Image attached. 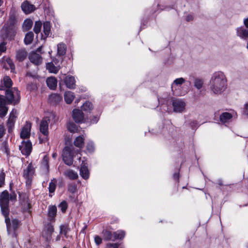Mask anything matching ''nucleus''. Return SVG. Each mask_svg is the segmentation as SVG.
Returning <instances> with one entry per match:
<instances>
[{
  "instance_id": "20",
  "label": "nucleus",
  "mask_w": 248,
  "mask_h": 248,
  "mask_svg": "<svg viewBox=\"0 0 248 248\" xmlns=\"http://www.w3.org/2000/svg\"><path fill=\"white\" fill-rule=\"evenodd\" d=\"M73 118L77 123H82L84 120V114L83 112L78 109H74L73 110Z\"/></svg>"
},
{
  "instance_id": "8",
  "label": "nucleus",
  "mask_w": 248,
  "mask_h": 248,
  "mask_svg": "<svg viewBox=\"0 0 248 248\" xmlns=\"http://www.w3.org/2000/svg\"><path fill=\"white\" fill-rule=\"evenodd\" d=\"M72 147H65L62 153V158L64 163L70 166L73 164L74 153L73 152Z\"/></svg>"
},
{
  "instance_id": "62",
  "label": "nucleus",
  "mask_w": 248,
  "mask_h": 248,
  "mask_svg": "<svg viewBox=\"0 0 248 248\" xmlns=\"http://www.w3.org/2000/svg\"><path fill=\"white\" fill-rule=\"evenodd\" d=\"M57 153H54L53 154H52V157L53 158H56V156H57Z\"/></svg>"
},
{
  "instance_id": "55",
  "label": "nucleus",
  "mask_w": 248,
  "mask_h": 248,
  "mask_svg": "<svg viewBox=\"0 0 248 248\" xmlns=\"http://www.w3.org/2000/svg\"><path fill=\"white\" fill-rule=\"evenodd\" d=\"M244 114L248 116V104H246L245 105L244 109Z\"/></svg>"
},
{
  "instance_id": "19",
  "label": "nucleus",
  "mask_w": 248,
  "mask_h": 248,
  "mask_svg": "<svg viewBox=\"0 0 248 248\" xmlns=\"http://www.w3.org/2000/svg\"><path fill=\"white\" fill-rule=\"evenodd\" d=\"M21 9L24 13L26 14H29L35 10L34 5L31 4L28 1H24L21 6Z\"/></svg>"
},
{
  "instance_id": "60",
  "label": "nucleus",
  "mask_w": 248,
  "mask_h": 248,
  "mask_svg": "<svg viewBox=\"0 0 248 248\" xmlns=\"http://www.w3.org/2000/svg\"><path fill=\"white\" fill-rule=\"evenodd\" d=\"M61 239V236L60 235H58L56 238V241H59Z\"/></svg>"
},
{
  "instance_id": "3",
  "label": "nucleus",
  "mask_w": 248,
  "mask_h": 248,
  "mask_svg": "<svg viewBox=\"0 0 248 248\" xmlns=\"http://www.w3.org/2000/svg\"><path fill=\"white\" fill-rule=\"evenodd\" d=\"M5 99L7 104H16L20 100V92L16 87L6 89Z\"/></svg>"
},
{
  "instance_id": "10",
  "label": "nucleus",
  "mask_w": 248,
  "mask_h": 248,
  "mask_svg": "<svg viewBox=\"0 0 248 248\" xmlns=\"http://www.w3.org/2000/svg\"><path fill=\"white\" fill-rule=\"evenodd\" d=\"M34 173L35 168L32 163H30L26 169L24 170L23 173V177L26 179V183L27 184H30L31 183Z\"/></svg>"
},
{
  "instance_id": "23",
  "label": "nucleus",
  "mask_w": 248,
  "mask_h": 248,
  "mask_svg": "<svg viewBox=\"0 0 248 248\" xmlns=\"http://www.w3.org/2000/svg\"><path fill=\"white\" fill-rule=\"evenodd\" d=\"M64 175L71 180H76L78 178V173L72 170H67L63 172Z\"/></svg>"
},
{
  "instance_id": "48",
  "label": "nucleus",
  "mask_w": 248,
  "mask_h": 248,
  "mask_svg": "<svg viewBox=\"0 0 248 248\" xmlns=\"http://www.w3.org/2000/svg\"><path fill=\"white\" fill-rule=\"evenodd\" d=\"M6 62L8 64L9 66L12 70H13L15 69V64H14L12 60H11L10 58H8L6 59Z\"/></svg>"
},
{
  "instance_id": "39",
  "label": "nucleus",
  "mask_w": 248,
  "mask_h": 248,
  "mask_svg": "<svg viewBox=\"0 0 248 248\" xmlns=\"http://www.w3.org/2000/svg\"><path fill=\"white\" fill-rule=\"evenodd\" d=\"M33 25V21L30 19H26L23 23V28L26 30H29Z\"/></svg>"
},
{
  "instance_id": "1",
  "label": "nucleus",
  "mask_w": 248,
  "mask_h": 248,
  "mask_svg": "<svg viewBox=\"0 0 248 248\" xmlns=\"http://www.w3.org/2000/svg\"><path fill=\"white\" fill-rule=\"evenodd\" d=\"M227 80L224 74L221 71L214 73L210 80V89L216 94H220L226 89Z\"/></svg>"
},
{
  "instance_id": "13",
  "label": "nucleus",
  "mask_w": 248,
  "mask_h": 248,
  "mask_svg": "<svg viewBox=\"0 0 248 248\" xmlns=\"http://www.w3.org/2000/svg\"><path fill=\"white\" fill-rule=\"evenodd\" d=\"M53 232V226L50 223H48L42 232V236L46 241H49L51 239Z\"/></svg>"
},
{
  "instance_id": "32",
  "label": "nucleus",
  "mask_w": 248,
  "mask_h": 248,
  "mask_svg": "<svg viewBox=\"0 0 248 248\" xmlns=\"http://www.w3.org/2000/svg\"><path fill=\"white\" fill-rule=\"evenodd\" d=\"M237 34L240 37L246 39L248 38V30L243 27L238 28L237 29Z\"/></svg>"
},
{
  "instance_id": "61",
  "label": "nucleus",
  "mask_w": 248,
  "mask_h": 248,
  "mask_svg": "<svg viewBox=\"0 0 248 248\" xmlns=\"http://www.w3.org/2000/svg\"><path fill=\"white\" fill-rule=\"evenodd\" d=\"M173 177H174V179H178V175L177 174L175 173L174 174Z\"/></svg>"
},
{
  "instance_id": "52",
  "label": "nucleus",
  "mask_w": 248,
  "mask_h": 248,
  "mask_svg": "<svg viewBox=\"0 0 248 248\" xmlns=\"http://www.w3.org/2000/svg\"><path fill=\"white\" fill-rule=\"evenodd\" d=\"M68 190L72 193L75 192L76 190V186L75 185H70L68 186Z\"/></svg>"
},
{
  "instance_id": "4",
  "label": "nucleus",
  "mask_w": 248,
  "mask_h": 248,
  "mask_svg": "<svg viewBox=\"0 0 248 248\" xmlns=\"http://www.w3.org/2000/svg\"><path fill=\"white\" fill-rule=\"evenodd\" d=\"M49 122L50 119L48 117H44L40 122L39 130L43 136H39L40 143H42L48 140V124Z\"/></svg>"
},
{
  "instance_id": "45",
  "label": "nucleus",
  "mask_w": 248,
  "mask_h": 248,
  "mask_svg": "<svg viewBox=\"0 0 248 248\" xmlns=\"http://www.w3.org/2000/svg\"><path fill=\"white\" fill-rule=\"evenodd\" d=\"M59 207L61 208L62 213H65L67 208V204L66 201H62L59 205Z\"/></svg>"
},
{
  "instance_id": "51",
  "label": "nucleus",
  "mask_w": 248,
  "mask_h": 248,
  "mask_svg": "<svg viewBox=\"0 0 248 248\" xmlns=\"http://www.w3.org/2000/svg\"><path fill=\"white\" fill-rule=\"evenodd\" d=\"M87 149L90 152H92L94 150V146L92 142H89L87 144Z\"/></svg>"
},
{
  "instance_id": "57",
  "label": "nucleus",
  "mask_w": 248,
  "mask_h": 248,
  "mask_svg": "<svg viewBox=\"0 0 248 248\" xmlns=\"http://www.w3.org/2000/svg\"><path fill=\"white\" fill-rule=\"evenodd\" d=\"M193 16H191V15H188L187 16H186V21H191L193 20Z\"/></svg>"
},
{
  "instance_id": "47",
  "label": "nucleus",
  "mask_w": 248,
  "mask_h": 248,
  "mask_svg": "<svg viewBox=\"0 0 248 248\" xmlns=\"http://www.w3.org/2000/svg\"><path fill=\"white\" fill-rule=\"evenodd\" d=\"M7 43L3 41L0 44V56L1 53L5 52L7 50L6 47Z\"/></svg>"
},
{
  "instance_id": "31",
  "label": "nucleus",
  "mask_w": 248,
  "mask_h": 248,
  "mask_svg": "<svg viewBox=\"0 0 248 248\" xmlns=\"http://www.w3.org/2000/svg\"><path fill=\"white\" fill-rule=\"evenodd\" d=\"M66 51V46L63 43H61L57 45V55L61 56L65 54Z\"/></svg>"
},
{
  "instance_id": "63",
  "label": "nucleus",
  "mask_w": 248,
  "mask_h": 248,
  "mask_svg": "<svg viewBox=\"0 0 248 248\" xmlns=\"http://www.w3.org/2000/svg\"><path fill=\"white\" fill-rule=\"evenodd\" d=\"M2 0H0V6H1V5L2 4Z\"/></svg>"
},
{
  "instance_id": "53",
  "label": "nucleus",
  "mask_w": 248,
  "mask_h": 248,
  "mask_svg": "<svg viewBox=\"0 0 248 248\" xmlns=\"http://www.w3.org/2000/svg\"><path fill=\"white\" fill-rule=\"evenodd\" d=\"M107 247L108 248L112 247V248H118L119 244L117 243H108L107 244Z\"/></svg>"
},
{
  "instance_id": "18",
  "label": "nucleus",
  "mask_w": 248,
  "mask_h": 248,
  "mask_svg": "<svg viewBox=\"0 0 248 248\" xmlns=\"http://www.w3.org/2000/svg\"><path fill=\"white\" fill-rule=\"evenodd\" d=\"M7 102L3 95H0V117L3 118L7 113L8 108L6 106Z\"/></svg>"
},
{
  "instance_id": "64",
  "label": "nucleus",
  "mask_w": 248,
  "mask_h": 248,
  "mask_svg": "<svg viewBox=\"0 0 248 248\" xmlns=\"http://www.w3.org/2000/svg\"><path fill=\"white\" fill-rule=\"evenodd\" d=\"M247 248H248V245Z\"/></svg>"
},
{
  "instance_id": "9",
  "label": "nucleus",
  "mask_w": 248,
  "mask_h": 248,
  "mask_svg": "<svg viewBox=\"0 0 248 248\" xmlns=\"http://www.w3.org/2000/svg\"><path fill=\"white\" fill-rule=\"evenodd\" d=\"M17 111L15 109H13L10 113L9 117L6 124L8 131L9 133L12 132L14 128L15 124L17 118Z\"/></svg>"
},
{
  "instance_id": "30",
  "label": "nucleus",
  "mask_w": 248,
  "mask_h": 248,
  "mask_svg": "<svg viewBox=\"0 0 248 248\" xmlns=\"http://www.w3.org/2000/svg\"><path fill=\"white\" fill-rule=\"evenodd\" d=\"M57 211V207L55 205H50L48 206L47 214L51 220L55 217Z\"/></svg>"
},
{
  "instance_id": "50",
  "label": "nucleus",
  "mask_w": 248,
  "mask_h": 248,
  "mask_svg": "<svg viewBox=\"0 0 248 248\" xmlns=\"http://www.w3.org/2000/svg\"><path fill=\"white\" fill-rule=\"evenodd\" d=\"M5 134V129L3 124H0V139L2 138Z\"/></svg>"
},
{
  "instance_id": "21",
  "label": "nucleus",
  "mask_w": 248,
  "mask_h": 248,
  "mask_svg": "<svg viewBox=\"0 0 248 248\" xmlns=\"http://www.w3.org/2000/svg\"><path fill=\"white\" fill-rule=\"evenodd\" d=\"M13 82L9 77L5 76L3 78L1 84L0 85V90H5L6 88L11 89Z\"/></svg>"
},
{
  "instance_id": "15",
  "label": "nucleus",
  "mask_w": 248,
  "mask_h": 248,
  "mask_svg": "<svg viewBox=\"0 0 248 248\" xmlns=\"http://www.w3.org/2000/svg\"><path fill=\"white\" fill-rule=\"evenodd\" d=\"M31 123L28 122H26V124L22 128L20 133L21 138L25 139L30 137L31 135Z\"/></svg>"
},
{
  "instance_id": "34",
  "label": "nucleus",
  "mask_w": 248,
  "mask_h": 248,
  "mask_svg": "<svg viewBox=\"0 0 248 248\" xmlns=\"http://www.w3.org/2000/svg\"><path fill=\"white\" fill-rule=\"evenodd\" d=\"M62 100L61 96L57 93L51 94L49 97V101L50 103L57 104L60 102Z\"/></svg>"
},
{
  "instance_id": "43",
  "label": "nucleus",
  "mask_w": 248,
  "mask_h": 248,
  "mask_svg": "<svg viewBox=\"0 0 248 248\" xmlns=\"http://www.w3.org/2000/svg\"><path fill=\"white\" fill-rule=\"evenodd\" d=\"M56 180H51V181L49 183L48 187L49 193H52L55 191L56 187Z\"/></svg>"
},
{
  "instance_id": "5",
  "label": "nucleus",
  "mask_w": 248,
  "mask_h": 248,
  "mask_svg": "<svg viewBox=\"0 0 248 248\" xmlns=\"http://www.w3.org/2000/svg\"><path fill=\"white\" fill-rule=\"evenodd\" d=\"M103 239L106 241H115L116 239H122L125 236V233L123 230H118L112 232L109 230H103L102 232Z\"/></svg>"
},
{
  "instance_id": "41",
  "label": "nucleus",
  "mask_w": 248,
  "mask_h": 248,
  "mask_svg": "<svg viewBox=\"0 0 248 248\" xmlns=\"http://www.w3.org/2000/svg\"><path fill=\"white\" fill-rule=\"evenodd\" d=\"M69 231V228L67 225H62L60 226V233L63 234L64 236L67 237V233Z\"/></svg>"
},
{
  "instance_id": "27",
  "label": "nucleus",
  "mask_w": 248,
  "mask_h": 248,
  "mask_svg": "<svg viewBox=\"0 0 248 248\" xmlns=\"http://www.w3.org/2000/svg\"><path fill=\"white\" fill-rule=\"evenodd\" d=\"M27 52L25 49H20L16 52V59L19 62H22L27 57Z\"/></svg>"
},
{
  "instance_id": "7",
  "label": "nucleus",
  "mask_w": 248,
  "mask_h": 248,
  "mask_svg": "<svg viewBox=\"0 0 248 248\" xmlns=\"http://www.w3.org/2000/svg\"><path fill=\"white\" fill-rule=\"evenodd\" d=\"M9 194L7 190L3 191L0 195V205L3 216L9 215Z\"/></svg>"
},
{
  "instance_id": "56",
  "label": "nucleus",
  "mask_w": 248,
  "mask_h": 248,
  "mask_svg": "<svg viewBox=\"0 0 248 248\" xmlns=\"http://www.w3.org/2000/svg\"><path fill=\"white\" fill-rule=\"evenodd\" d=\"M98 121V117L97 116L94 117V118L92 119L91 122L93 124H94L97 122Z\"/></svg>"
},
{
  "instance_id": "54",
  "label": "nucleus",
  "mask_w": 248,
  "mask_h": 248,
  "mask_svg": "<svg viewBox=\"0 0 248 248\" xmlns=\"http://www.w3.org/2000/svg\"><path fill=\"white\" fill-rule=\"evenodd\" d=\"M9 199L11 200V201H15L16 199V195L15 193H11L9 195Z\"/></svg>"
},
{
  "instance_id": "49",
  "label": "nucleus",
  "mask_w": 248,
  "mask_h": 248,
  "mask_svg": "<svg viewBox=\"0 0 248 248\" xmlns=\"http://www.w3.org/2000/svg\"><path fill=\"white\" fill-rule=\"evenodd\" d=\"M95 244L98 246L102 243V238L98 235H95L94 237Z\"/></svg>"
},
{
  "instance_id": "37",
  "label": "nucleus",
  "mask_w": 248,
  "mask_h": 248,
  "mask_svg": "<svg viewBox=\"0 0 248 248\" xmlns=\"http://www.w3.org/2000/svg\"><path fill=\"white\" fill-rule=\"evenodd\" d=\"M68 130L71 133H78L79 131L78 126L73 123H69L67 124Z\"/></svg>"
},
{
  "instance_id": "17",
  "label": "nucleus",
  "mask_w": 248,
  "mask_h": 248,
  "mask_svg": "<svg viewBox=\"0 0 248 248\" xmlns=\"http://www.w3.org/2000/svg\"><path fill=\"white\" fill-rule=\"evenodd\" d=\"M185 81V79L182 78H176V79H175L173 81V83L172 85V91H173V94L176 95H178V96H182V95H183L184 94H185L186 93L185 92H179L176 89H175V90H174V88H175V86H178V85H180L181 84H182L183 83H184Z\"/></svg>"
},
{
  "instance_id": "42",
  "label": "nucleus",
  "mask_w": 248,
  "mask_h": 248,
  "mask_svg": "<svg viewBox=\"0 0 248 248\" xmlns=\"http://www.w3.org/2000/svg\"><path fill=\"white\" fill-rule=\"evenodd\" d=\"M42 23L40 21H36L35 23V25L33 28V31L36 34H38L42 28Z\"/></svg>"
},
{
  "instance_id": "11",
  "label": "nucleus",
  "mask_w": 248,
  "mask_h": 248,
  "mask_svg": "<svg viewBox=\"0 0 248 248\" xmlns=\"http://www.w3.org/2000/svg\"><path fill=\"white\" fill-rule=\"evenodd\" d=\"M3 37L9 40H14L16 34V30L13 26H9L3 30Z\"/></svg>"
},
{
  "instance_id": "36",
  "label": "nucleus",
  "mask_w": 248,
  "mask_h": 248,
  "mask_svg": "<svg viewBox=\"0 0 248 248\" xmlns=\"http://www.w3.org/2000/svg\"><path fill=\"white\" fill-rule=\"evenodd\" d=\"M34 34L32 32H28L25 35L24 42L26 45L31 44L33 40Z\"/></svg>"
},
{
  "instance_id": "26",
  "label": "nucleus",
  "mask_w": 248,
  "mask_h": 248,
  "mask_svg": "<svg viewBox=\"0 0 248 248\" xmlns=\"http://www.w3.org/2000/svg\"><path fill=\"white\" fill-rule=\"evenodd\" d=\"M232 115L229 112H223L219 117L220 121L222 124H225L230 122L232 118Z\"/></svg>"
},
{
  "instance_id": "28",
  "label": "nucleus",
  "mask_w": 248,
  "mask_h": 248,
  "mask_svg": "<svg viewBox=\"0 0 248 248\" xmlns=\"http://www.w3.org/2000/svg\"><path fill=\"white\" fill-rule=\"evenodd\" d=\"M84 137L83 135L77 137L74 141V144L75 146L81 149L84 145Z\"/></svg>"
},
{
  "instance_id": "16",
  "label": "nucleus",
  "mask_w": 248,
  "mask_h": 248,
  "mask_svg": "<svg viewBox=\"0 0 248 248\" xmlns=\"http://www.w3.org/2000/svg\"><path fill=\"white\" fill-rule=\"evenodd\" d=\"M172 106L175 112H181L185 109L186 104L182 100L175 99L173 100Z\"/></svg>"
},
{
  "instance_id": "46",
  "label": "nucleus",
  "mask_w": 248,
  "mask_h": 248,
  "mask_svg": "<svg viewBox=\"0 0 248 248\" xmlns=\"http://www.w3.org/2000/svg\"><path fill=\"white\" fill-rule=\"evenodd\" d=\"M5 174L3 171L0 172V187H2L5 184Z\"/></svg>"
},
{
  "instance_id": "2",
  "label": "nucleus",
  "mask_w": 248,
  "mask_h": 248,
  "mask_svg": "<svg viewBox=\"0 0 248 248\" xmlns=\"http://www.w3.org/2000/svg\"><path fill=\"white\" fill-rule=\"evenodd\" d=\"M19 203L21 211L31 214L32 204L29 199V194L25 192H19Z\"/></svg>"
},
{
  "instance_id": "33",
  "label": "nucleus",
  "mask_w": 248,
  "mask_h": 248,
  "mask_svg": "<svg viewBox=\"0 0 248 248\" xmlns=\"http://www.w3.org/2000/svg\"><path fill=\"white\" fill-rule=\"evenodd\" d=\"M64 100L67 104H71L73 101L75 95L73 92L71 91L66 92L64 95Z\"/></svg>"
},
{
  "instance_id": "22",
  "label": "nucleus",
  "mask_w": 248,
  "mask_h": 248,
  "mask_svg": "<svg viewBox=\"0 0 248 248\" xmlns=\"http://www.w3.org/2000/svg\"><path fill=\"white\" fill-rule=\"evenodd\" d=\"M29 59L32 63L36 65L40 64L42 61L41 56L35 52H32L30 54Z\"/></svg>"
},
{
  "instance_id": "6",
  "label": "nucleus",
  "mask_w": 248,
  "mask_h": 248,
  "mask_svg": "<svg viewBox=\"0 0 248 248\" xmlns=\"http://www.w3.org/2000/svg\"><path fill=\"white\" fill-rule=\"evenodd\" d=\"M4 216L5 217V222L6 224L7 231L8 234L11 235L13 237H16V231L20 225V221L17 219H14L11 221L8 215Z\"/></svg>"
},
{
  "instance_id": "38",
  "label": "nucleus",
  "mask_w": 248,
  "mask_h": 248,
  "mask_svg": "<svg viewBox=\"0 0 248 248\" xmlns=\"http://www.w3.org/2000/svg\"><path fill=\"white\" fill-rule=\"evenodd\" d=\"M42 167L46 170L48 171L49 169V157L46 155L44 156L42 163Z\"/></svg>"
},
{
  "instance_id": "35",
  "label": "nucleus",
  "mask_w": 248,
  "mask_h": 248,
  "mask_svg": "<svg viewBox=\"0 0 248 248\" xmlns=\"http://www.w3.org/2000/svg\"><path fill=\"white\" fill-rule=\"evenodd\" d=\"M50 32V24L49 22H46L43 24V32L45 38L47 37Z\"/></svg>"
},
{
  "instance_id": "24",
  "label": "nucleus",
  "mask_w": 248,
  "mask_h": 248,
  "mask_svg": "<svg viewBox=\"0 0 248 248\" xmlns=\"http://www.w3.org/2000/svg\"><path fill=\"white\" fill-rule=\"evenodd\" d=\"M80 174L85 179H87L89 177V172L88 168L83 162H82L81 165Z\"/></svg>"
},
{
  "instance_id": "44",
  "label": "nucleus",
  "mask_w": 248,
  "mask_h": 248,
  "mask_svg": "<svg viewBox=\"0 0 248 248\" xmlns=\"http://www.w3.org/2000/svg\"><path fill=\"white\" fill-rule=\"evenodd\" d=\"M203 80L201 79L196 78L194 81V86L198 89H200L203 85Z\"/></svg>"
},
{
  "instance_id": "40",
  "label": "nucleus",
  "mask_w": 248,
  "mask_h": 248,
  "mask_svg": "<svg viewBox=\"0 0 248 248\" xmlns=\"http://www.w3.org/2000/svg\"><path fill=\"white\" fill-rule=\"evenodd\" d=\"M92 108L93 105L90 102H86L82 106V110L87 112H90Z\"/></svg>"
},
{
  "instance_id": "58",
  "label": "nucleus",
  "mask_w": 248,
  "mask_h": 248,
  "mask_svg": "<svg viewBox=\"0 0 248 248\" xmlns=\"http://www.w3.org/2000/svg\"><path fill=\"white\" fill-rule=\"evenodd\" d=\"M244 24L245 26L248 28V18L244 19Z\"/></svg>"
},
{
  "instance_id": "25",
  "label": "nucleus",
  "mask_w": 248,
  "mask_h": 248,
  "mask_svg": "<svg viewBox=\"0 0 248 248\" xmlns=\"http://www.w3.org/2000/svg\"><path fill=\"white\" fill-rule=\"evenodd\" d=\"M47 86L51 90H54L57 85V80L55 77L48 78L46 81Z\"/></svg>"
},
{
  "instance_id": "59",
  "label": "nucleus",
  "mask_w": 248,
  "mask_h": 248,
  "mask_svg": "<svg viewBox=\"0 0 248 248\" xmlns=\"http://www.w3.org/2000/svg\"><path fill=\"white\" fill-rule=\"evenodd\" d=\"M217 183H218V185L220 186L223 185L222 181L221 180H218Z\"/></svg>"
},
{
  "instance_id": "14",
  "label": "nucleus",
  "mask_w": 248,
  "mask_h": 248,
  "mask_svg": "<svg viewBox=\"0 0 248 248\" xmlns=\"http://www.w3.org/2000/svg\"><path fill=\"white\" fill-rule=\"evenodd\" d=\"M63 81L66 86L70 89H74L76 88V80L75 78L70 75L66 76L63 75Z\"/></svg>"
},
{
  "instance_id": "29",
  "label": "nucleus",
  "mask_w": 248,
  "mask_h": 248,
  "mask_svg": "<svg viewBox=\"0 0 248 248\" xmlns=\"http://www.w3.org/2000/svg\"><path fill=\"white\" fill-rule=\"evenodd\" d=\"M46 69L51 73L57 74L61 68L60 66H55L53 62H48L46 65Z\"/></svg>"
},
{
  "instance_id": "12",
  "label": "nucleus",
  "mask_w": 248,
  "mask_h": 248,
  "mask_svg": "<svg viewBox=\"0 0 248 248\" xmlns=\"http://www.w3.org/2000/svg\"><path fill=\"white\" fill-rule=\"evenodd\" d=\"M21 153L26 156H29L32 151V144L29 141H23L19 147Z\"/></svg>"
}]
</instances>
